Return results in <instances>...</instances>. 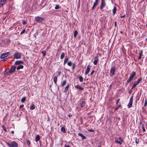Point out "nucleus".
Masks as SVG:
<instances>
[{
  "label": "nucleus",
  "mask_w": 147,
  "mask_h": 147,
  "mask_svg": "<svg viewBox=\"0 0 147 147\" xmlns=\"http://www.w3.org/2000/svg\"><path fill=\"white\" fill-rule=\"evenodd\" d=\"M7 0H0V7L2 6L5 3Z\"/></svg>",
  "instance_id": "14"
},
{
  "label": "nucleus",
  "mask_w": 147,
  "mask_h": 147,
  "mask_svg": "<svg viewBox=\"0 0 147 147\" xmlns=\"http://www.w3.org/2000/svg\"><path fill=\"white\" fill-rule=\"evenodd\" d=\"M133 96H132L130 97L129 103L127 105V107L128 108H130L131 107L133 103Z\"/></svg>",
  "instance_id": "6"
},
{
  "label": "nucleus",
  "mask_w": 147,
  "mask_h": 147,
  "mask_svg": "<svg viewBox=\"0 0 147 147\" xmlns=\"http://www.w3.org/2000/svg\"><path fill=\"white\" fill-rule=\"evenodd\" d=\"M132 73L131 74H130V77H131L133 78L136 75V73L135 72H132Z\"/></svg>",
  "instance_id": "19"
},
{
  "label": "nucleus",
  "mask_w": 147,
  "mask_h": 147,
  "mask_svg": "<svg viewBox=\"0 0 147 147\" xmlns=\"http://www.w3.org/2000/svg\"><path fill=\"white\" fill-rule=\"evenodd\" d=\"M27 144L28 146H29L31 144V142L30 140H28L27 141Z\"/></svg>",
  "instance_id": "42"
},
{
  "label": "nucleus",
  "mask_w": 147,
  "mask_h": 147,
  "mask_svg": "<svg viewBox=\"0 0 147 147\" xmlns=\"http://www.w3.org/2000/svg\"><path fill=\"white\" fill-rule=\"evenodd\" d=\"M75 63H74L73 64V67H72V69L73 70H74V69H75Z\"/></svg>",
  "instance_id": "45"
},
{
  "label": "nucleus",
  "mask_w": 147,
  "mask_h": 147,
  "mask_svg": "<svg viewBox=\"0 0 147 147\" xmlns=\"http://www.w3.org/2000/svg\"><path fill=\"white\" fill-rule=\"evenodd\" d=\"M35 20L37 22H41L45 20V18L39 16L35 17Z\"/></svg>",
  "instance_id": "3"
},
{
  "label": "nucleus",
  "mask_w": 147,
  "mask_h": 147,
  "mask_svg": "<svg viewBox=\"0 0 147 147\" xmlns=\"http://www.w3.org/2000/svg\"><path fill=\"white\" fill-rule=\"evenodd\" d=\"M5 60H6L5 59H4V60H3V61H5Z\"/></svg>",
  "instance_id": "62"
},
{
  "label": "nucleus",
  "mask_w": 147,
  "mask_h": 147,
  "mask_svg": "<svg viewBox=\"0 0 147 147\" xmlns=\"http://www.w3.org/2000/svg\"><path fill=\"white\" fill-rule=\"evenodd\" d=\"M42 53L43 57H45L46 55V51H43L42 52Z\"/></svg>",
  "instance_id": "36"
},
{
  "label": "nucleus",
  "mask_w": 147,
  "mask_h": 147,
  "mask_svg": "<svg viewBox=\"0 0 147 147\" xmlns=\"http://www.w3.org/2000/svg\"><path fill=\"white\" fill-rule=\"evenodd\" d=\"M26 100V98L25 97H23L21 100V101L22 102H24Z\"/></svg>",
  "instance_id": "30"
},
{
  "label": "nucleus",
  "mask_w": 147,
  "mask_h": 147,
  "mask_svg": "<svg viewBox=\"0 0 147 147\" xmlns=\"http://www.w3.org/2000/svg\"><path fill=\"white\" fill-rule=\"evenodd\" d=\"M94 70H93L91 72V75H93V74H94Z\"/></svg>",
  "instance_id": "51"
},
{
  "label": "nucleus",
  "mask_w": 147,
  "mask_h": 147,
  "mask_svg": "<svg viewBox=\"0 0 147 147\" xmlns=\"http://www.w3.org/2000/svg\"><path fill=\"white\" fill-rule=\"evenodd\" d=\"M74 87L75 88L79 89L80 90H84V88L80 86L79 85H75L74 86Z\"/></svg>",
  "instance_id": "13"
},
{
  "label": "nucleus",
  "mask_w": 147,
  "mask_h": 147,
  "mask_svg": "<svg viewBox=\"0 0 147 147\" xmlns=\"http://www.w3.org/2000/svg\"><path fill=\"white\" fill-rule=\"evenodd\" d=\"M2 128L5 131V132H6L7 131V129H6L5 127L4 126V125H3L2 126Z\"/></svg>",
  "instance_id": "40"
},
{
  "label": "nucleus",
  "mask_w": 147,
  "mask_h": 147,
  "mask_svg": "<svg viewBox=\"0 0 147 147\" xmlns=\"http://www.w3.org/2000/svg\"><path fill=\"white\" fill-rule=\"evenodd\" d=\"M85 104L84 101L82 100L80 103V106L82 108H83L85 107Z\"/></svg>",
  "instance_id": "16"
},
{
  "label": "nucleus",
  "mask_w": 147,
  "mask_h": 147,
  "mask_svg": "<svg viewBox=\"0 0 147 147\" xmlns=\"http://www.w3.org/2000/svg\"><path fill=\"white\" fill-rule=\"evenodd\" d=\"M95 7V6H94V5H93V7H92V10H93V9H94V7Z\"/></svg>",
  "instance_id": "56"
},
{
  "label": "nucleus",
  "mask_w": 147,
  "mask_h": 147,
  "mask_svg": "<svg viewBox=\"0 0 147 147\" xmlns=\"http://www.w3.org/2000/svg\"><path fill=\"white\" fill-rule=\"evenodd\" d=\"M78 135L81 137L82 139H86V137L84 136L83 134H82L81 133H79L78 134Z\"/></svg>",
  "instance_id": "18"
},
{
  "label": "nucleus",
  "mask_w": 147,
  "mask_h": 147,
  "mask_svg": "<svg viewBox=\"0 0 147 147\" xmlns=\"http://www.w3.org/2000/svg\"><path fill=\"white\" fill-rule=\"evenodd\" d=\"M16 68V66L14 65L11 67L10 69H6L5 71H8L9 73H12L15 71Z\"/></svg>",
  "instance_id": "4"
},
{
  "label": "nucleus",
  "mask_w": 147,
  "mask_h": 147,
  "mask_svg": "<svg viewBox=\"0 0 147 147\" xmlns=\"http://www.w3.org/2000/svg\"><path fill=\"white\" fill-rule=\"evenodd\" d=\"M120 100V99H118L117 100V101L116 102V105H117L118 104V102Z\"/></svg>",
  "instance_id": "49"
},
{
  "label": "nucleus",
  "mask_w": 147,
  "mask_h": 147,
  "mask_svg": "<svg viewBox=\"0 0 147 147\" xmlns=\"http://www.w3.org/2000/svg\"><path fill=\"white\" fill-rule=\"evenodd\" d=\"M40 139V136L38 134L36 136L35 139V141L36 142H38V141H39Z\"/></svg>",
  "instance_id": "17"
},
{
  "label": "nucleus",
  "mask_w": 147,
  "mask_h": 147,
  "mask_svg": "<svg viewBox=\"0 0 147 147\" xmlns=\"http://www.w3.org/2000/svg\"><path fill=\"white\" fill-rule=\"evenodd\" d=\"M79 80H80V81L82 82L83 81V78L82 77H81V76H80L79 77Z\"/></svg>",
  "instance_id": "38"
},
{
  "label": "nucleus",
  "mask_w": 147,
  "mask_h": 147,
  "mask_svg": "<svg viewBox=\"0 0 147 147\" xmlns=\"http://www.w3.org/2000/svg\"><path fill=\"white\" fill-rule=\"evenodd\" d=\"M13 57L15 59H20L21 57V54L19 53H16L13 55Z\"/></svg>",
  "instance_id": "8"
},
{
  "label": "nucleus",
  "mask_w": 147,
  "mask_h": 147,
  "mask_svg": "<svg viewBox=\"0 0 147 147\" xmlns=\"http://www.w3.org/2000/svg\"><path fill=\"white\" fill-rule=\"evenodd\" d=\"M24 68V66L23 65H20L18 66L16 68V69L18 70H19L20 69H22Z\"/></svg>",
  "instance_id": "22"
},
{
  "label": "nucleus",
  "mask_w": 147,
  "mask_h": 147,
  "mask_svg": "<svg viewBox=\"0 0 147 147\" xmlns=\"http://www.w3.org/2000/svg\"><path fill=\"white\" fill-rule=\"evenodd\" d=\"M125 16V15H124V16H122L121 17V18H124Z\"/></svg>",
  "instance_id": "57"
},
{
  "label": "nucleus",
  "mask_w": 147,
  "mask_h": 147,
  "mask_svg": "<svg viewBox=\"0 0 147 147\" xmlns=\"http://www.w3.org/2000/svg\"><path fill=\"white\" fill-rule=\"evenodd\" d=\"M23 63L21 60L17 61H15L14 63V64L16 65H20L21 64H22Z\"/></svg>",
  "instance_id": "15"
},
{
  "label": "nucleus",
  "mask_w": 147,
  "mask_h": 147,
  "mask_svg": "<svg viewBox=\"0 0 147 147\" xmlns=\"http://www.w3.org/2000/svg\"><path fill=\"white\" fill-rule=\"evenodd\" d=\"M88 131H89L91 132H94V131L93 129H89L88 130Z\"/></svg>",
  "instance_id": "47"
},
{
  "label": "nucleus",
  "mask_w": 147,
  "mask_h": 147,
  "mask_svg": "<svg viewBox=\"0 0 147 147\" xmlns=\"http://www.w3.org/2000/svg\"><path fill=\"white\" fill-rule=\"evenodd\" d=\"M72 63L71 61H70L67 63V65L69 66H71L72 65Z\"/></svg>",
  "instance_id": "37"
},
{
  "label": "nucleus",
  "mask_w": 147,
  "mask_h": 147,
  "mask_svg": "<svg viewBox=\"0 0 147 147\" xmlns=\"http://www.w3.org/2000/svg\"><path fill=\"white\" fill-rule=\"evenodd\" d=\"M60 74H61V72L59 71L58 72V75L59 76H60Z\"/></svg>",
  "instance_id": "54"
},
{
  "label": "nucleus",
  "mask_w": 147,
  "mask_h": 147,
  "mask_svg": "<svg viewBox=\"0 0 147 147\" xmlns=\"http://www.w3.org/2000/svg\"><path fill=\"white\" fill-rule=\"evenodd\" d=\"M117 11V8L115 6L114 7L113 9V15H114L116 11Z\"/></svg>",
  "instance_id": "23"
},
{
  "label": "nucleus",
  "mask_w": 147,
  "mask_h": 147,
  "mask_svg": "<svg viewBox=\"0 0 147 147\" xmlns=\"http://www.w3.org/2000/svg\"><path fill=\"white\" fill-rule=\"evenodd\" d=\"M9 54L10 52H8L2 54L0 56V58L1 59L4 58L6 57Z\"/></svg>",
  "instance_id": "9"
},
{
  "label": "nucleus",
  "mask_w": 147,
  "mask_h": 147,
  "mask_svg": "<svg viewBox=\"0 0 147 147\" xmlns=\"http://www.w3.org/2000/svg\"><path fill=\"white\" fill-rule=\"evenodd\" d=\"M60 8L59 6V5H56L55 7V9H58Z\"/></svg>",
  "instance_id": "41"
},
{
  "label": "nucleus",
  "mask_w": 147,
  "mask_h": 147,
  "mask_svg": "<svg viewBox=\"0 0 147 147\" xmlns=\"http://www.w3.org/2000/svg\"><path fill=\"white\" fill-rule=\"evenodd\" d=\"M66 82V80H64L61 83V86H64Z\"/></svg>",
  "instance_id": "33"
},
{
  "label": "nucleus",
  "mask_w": 147,
  "mask_h": 147,
  "mask_svg": "<svg viewBox=\"0 0 147 147\" xmlns=\"http://www.w3.org/2000/svg\"><path fill=\"white\" fill-rule=\"evenodd\" d=\"M78 34V32L77 30L75 31L74 32V37H75Z\"/></svg>",
  "instance_id": "34"
},
{
  "label": "nucleus",
  "mask_w": 147,
  "mask_h": 147,
  "mask_svg": "<svg viewBox=\"0 0 147 147\" xmlns=\"http://www.w3.org/2000/svg\"><path fill=\"white\" fill-rule=\"evenodd\" d=\"M143 53V50H142L140 51V52L139 53V56L138 57L139 59H141L142 55Z\"/></svg>",
  "instance_id": "24"
},
{
  "label": "nucleus",
  "mask_w": 147,
  "mask_h": 147,
  "mask_svg": "<svg viewBox=\"0 0 147 147\" xmlns=\"http://www.w3.org/2000/svg\"><path fill=\"white\" fill-rule=\"evenodd\" d=\"M98 61V56H96L94 58V60L93 61L94 64L95 65H96Z\"/></svg>",
  "instance_id": "11"
},
{
  "label": "nucleus",
  "mask_w": 147,
  "mask_h": 147,
  "mask_svg": "<svg viewBox=\"0 0 147 147\" xmlns=\"http://www.w3.org/2000/svg\"><path fill=\"white\" fill-rule=\"evenodd\" d=\"M119 109V108L117 107H115V110L116 111L118 109Z\"/></svg>",
  "instance_id": "55"
},
{
  "label": "nucleus",
  "mask_w": 147,
  "mask_h": 147,
  "mask_svg": "<svg viewBox=\"0 0 147 147\" xmlns=\"http://www.w3.org/2000/svg\"><path fill=\"white\" fill-rule=\"evenodd\" d=\"M121 105H117V106L119 108L120 107H121Z\"/></svg>",
  "instance_id": "52"
},
{
  "label": "nucleus",
  "mask_w": 147,
  "mask_h": 147,
  "mask_svg": "<svg viewBox=\"0 0 147 147\" xmlns=\"http://www.w3.org/2000/svg\"><path fill=\"white\" fill-rule=\"evenodd\" d=\"M142 80V78H138L136 84L137 85H138L140 82Z\"/></svg>",
  "instance_id": "29"
},
{
  "label": "nucleus",
  "mask_w": 147,
  "mask_h": 147,
  "mask_svg": "<svg viewBox=\"0 0 147 147\" xmlns=\"http://www.w3.org/2000/svg\"><path fill=\"white\" fill-rule=\"evenodd\" d=\"M147 105V100L146 99L145 100L144 104V107H145L146 105Z\"/></svg>",
  "instance_id": "44"
},
{
  "label": "nucleus",
  "mask_w": 147,
  "mask_h": 147,
  "mask_svg": "<svg viewBox=\"0 0 147 147\" xmlns=\"http://www.w3.org/2000/svg\"><path fill=\"white\" fill-rule=\"evenodd\" d=\"M140 123L142 124L141 126L142 127V130L143 132H145L146 131L145 129L144 125L143 124H142L141 122H140Z\"/></svg>",
  "instance_id": "27"
},
{
  "label": "nucleus",
  "mask_w": 147,
  "mask_h": 147,
  "mask_svg": "<svg viewBox=\"0 0 147 147\" xmlns=\"http://www.w3.org/2000/svg\"><path fill=\"white\" fill-rule=\"evenodd\" d=\"M23 25H25L26 24V22L25 21V20H23Z\"/></svg>",
  "instance_id": "48"
},
{
  "label": "nucleus",
  "mask_w": 147,
  "mask_h": 147,
  "mask_svg": "<svg viewBox=\"0 0 147 147\" xmlns=\"http://www.w3.org/2000/svg\"><path fill=\"white\" fill-rule=\"evenodd\" d=\"M69 87V85L68 84L66 86L65 88V90L64 91V92H66L68 90V88Z\"/></svg>",
  "instance_id": "25"
},
{
  "label": "nucleus",
  "mask_w": 147,
  "mask_h": 147,
  "mask_svg": "<svg viewBox=\"0 0 147 147\" xmlns=\"http://www.w3.org/2000/svg\"><path fill=\"white\" fill-rule=\"evenodd\" d=\"M61 131L62 132H65V128L64 127H61Z\"/></svg>",
  "instance_id": "35"
},
{
  "label": "nucleus",
  "mask_w": 147,
  "mask_h": 147,
  "mask_svg": "<svg viewBox=\"0 0 147 147\" xmlns=\"http://www.w3.org/2000/svg\"><path fill=\"white\" fill-rule=\"evenodd\" d=\"M11 132L12 134H13L14 133V131H11Z\"/></svg>",
  "instance_id": "59"
},
{
  "label": "nucleus",
  "mask_w": 147,
  "mask_h": 147,
  "mask_svg": "<svg viewBox=\"0 0 147 147\" xmlns=\"http://www.w3.org/2000/svg\"><path fill=\"white\" fill-rule=\"evenodd\" d=\"M65 55V54L64 53H62L61 54V56H60L61 59H63L64 58Z\"/></svg>",
  "instance_id": "31"
},
{
  "label": "nucleus",
  "mask_w": 147,
  "mask_h": 147,
  "mask_svg": "<svg viewBox=\"0 0 147 147\" xmlns=\"http://www.w3.org/2000/svg\"><path fill=\"white\" fill-rule=\"evenodd\" d=\"M98 1L99 0H95L94 2V6H96L97 5H98Z\"/></svg>",
  "instance_id": "20"
},
{
  "label": "nucleus",
  "mask_w": 147,
  "mask_h": 147,
  "mask_svg": "<svg viewBox=\"0 0 147 147\" xmlns=\"http://www.w3.org/2000/svg\"><path fill=\"white\" fill-rule=\"evenodd\" d=\"M106 4L105 0H101V4L100 6V9H102L105 6Z\"/></svg>",
  "instance_id": "7"
},
{
  "label": "nucleus",
  "mask_w": 147,
  "mask_h": 147,
  "mask_svg": "<svg viewBox=\"0 0 147 147\" xmlns=\"http://www.w3.org/2000/svg\"><path fill=\"white\" fill-rule=\"evenodd\" d=\"M68 57H66L65 58V60L64 61V65H65L67 62L68 61Z\"/></svg>",
  "instance_id": "32"
},
{
  "label": "nucleus",
  "mask_w": 147,
  "mask_h": 147,
  "mask_svg": "<svg viewBox=\"0 0 147 147\" xmlns=\"http://www.w3.org/2000/svg\"><path fill=\"white\" fill-rule=\"evenodd\" d=\"M115 66L112 67L110 70V74H111V75L110 74V76H113L115 74Z\"/></svg>",
  "instance_id": "5"
},
{
  "label": "nucleus",
  "mask_w": 147,
  "mask_h": 147,
  "mask_svg": "<svg viewBox=\"0 0 147 147\" xmlns=\"http://www.w3.org/2000/svg\"><path fill=\"white\" fill-rule=\"evenodd\" d=\"M2 43L5 45H8L9 43V41L8 39H6L3 40H2Z\"/></svg>",
  "instance_id": "12"
},
{
  "label": "nucleus",
  "mask_w": 147,
  "mask_h": 147,
  "mask_svg": "<svg viewBox=\"0 0 147 147\" xmlns=\"http://www.w3.org/2000/svg\"><path fill=\"white\" fill-rule=\"evenodd\" d=\"M65 147H70V146H69V145H67V146H65Z\"/></svg>",
  "instance_id": "60"
},
{
  "label": "nucleus",
  "mask_w": 147,
  "mask_h": 147,
  "mask_svg": "<svg viewBox=\"0 0 147 147\" xmlns=\"http://www.w3.org/2000/svg\"><path fill=\"white\" fill-rule=\"evenodd\" d=\"M6 143L9 147H18V144L15 141L6 142Z\"/></svg>",
  "instance_id": "1"
},
{
  "label": "nucleus",
  "mask_w": 147,
  "mask_h": 147,
  "mask_svg": "<svg viewBox=\"0 0 147 147\" xmlns=\"http://www.w3.org/2000/svg\"><path fill=\"white\" fill-rule=\"evenodd\" d=\"M53 80L54 83L56 85L57 84V76L53 78Z\"/></svg>",
  "instance_id": "26"
},
{
  "label": "nucleus",
  "mask_w": 147,
  "mask_h": 147,
  "mask_svg": "<svg viewBox=\"0 0 147 147\" xmlns=\"http://www.w3.org/2000/svg\"><path fill=\"white\" fill-rule=\"evenodd\" d=\"M35 108V107L34 105L33 104H32L30 107V109L31 110H33Z\"/></svg>",
  "instance_id": "21"
},
{
  "label": "nucleus",
  "mask_w": 147,
  "mask_h": 147,
  "mask_svg": "<svg viewBox=\"0 0 147 147\" xmlns=\"http://www.w3.org/2000/svg\"><path fill=\"white\" fill-rule=\"evenodd\" d=\"M120 33H122L123 32H122V31H121Z\"/></svg>",
  "instance_id": "63"
},
{
  "label": "nucleus",
  "mask_w": 147,
  "mask_h": 147,
  "mask_svg": "<svg viewBox=\"0 0 147 147\" xmlns=\"http://www.w3.org/2000/svg\"><path fill=\"white\" fill-rule=\"evenodd\" d=\"M133 79V78L129 77V79L127 80V83H129Z\"/></svg>",
  "instance_id": "28"
},
{
  "label": "nucleus",
  "mask_w": 147,
  "mask_h": 147,
  "mask_svg": "<svg viewBox=\"0 0 147 147\" xmlns=\"http://www.w3.org/2000/svg\"><path fill=\"white\" fill-rule=\"evenodd\" d=\"M116 25H117V22H115V26L116 27Z\"/></svg>",
  "instance_id": "58"
},
{
  "label": "nucleus",
  "mask_w": 147,
  "mask_h": 147,
  "mask_svg": "<svg viewBox=\"0 0 147 147\" xmlns=\"http://www.w3.org/2000/svg\"><path fill=\"white\" fill-rule=\"evenodd\" d=\"M137 85L136 83L133 84V85L131 87V89H133Z\"/></svg>",
  "instance_id": "39"
},
{
  "label": "nucleus",
  "mask_w": 147,
  "mask_h": 147,
  "mask_svg": "<svg viewBox=\"0 0 147 147\" xmlns=\"http://www.w3.org/2000/svg\"><path fill=\"white\" fill-rule=\"evenodd\" d=\"M25 31H26V30L25 29H24V30H23L22 32H21L20 34H24L25 32Z\"/></svg>",
  "instance_id": "43"
},
{
  "label": "nucleus",
  "mask_w": 147,
  "mask_h": 147,
  "mask_svg": "<svg viewBox=\"0 0 147 147\" xmlns=\"http://www.w3.org/2000/svg\"><path fill=\"white\" fill-rule=\"evenodd\" d=\"M5 71V72H7V74H8V73H9V71Z\"/></svg>",
  "instance_id": "61"
},
{
  "label": "nucleus",
  "mask_w": 147,
  "mask_h": 147,
  "mask_svg": "<svg viewBox=\"0 0 147 147\" xmlns=\"http://www.w3.org/2000/svg\"><path fill=\"white\" fill-rule=\"evenodd\" d=\"M146 40H147V38L146 39Z\"/></svg>",
  "instance_id": "64"
},
{
  "label": "nucleus",
  "mask_w": 147,
  "mask_h": 147,
  "mask_svg": "<svg viewBox=\"0 0 147 147\" xmlns=\"http://www.w3.org/2000/svg\"><path fill=\"white\" fill-rule=\"evenodd\" d=\"M24 106V105H21L20 106V108H23Z\"/></svg>",
  "instance_id": "50"
},
{
  "label": "nucleus",
  "mask_w": 147,
  "mask_h": 147,
  "mask_svg": "<svg viewBox=\"0 0 147 147\" xmlns=\"http://www.w3.org/2000/svg\"><path fill=\"white\" fill-rule=\"evenodd\" d=\"M90 69V65H88L85 71V75H86L89 73Z\"/></svg>",
  "instance_id": "10"
},
{
  "label": "nucleus",
  "mask_w": 147,
  "mask_h": 147,
  "mask_svg": "<svg viewBox=\"0 0 147 147\" xmlns=\"http://www.w3.org/2000/svg\"><path fill=\"white\" fill-rule=\"evenodd\" d=\"M68 116L69 117H71L72 116V115L71 114H69L68 115Z\"/></svg>",
  "instance_id": "53"
},
{
  "label": "nucleus",
  "mask_w": 147,
  "mask_h": 147,
  "mask_svg": "<svg viewBox=\"0 0 147 147\" xmlns=\"http://www.w3.org/2000/svg\"><path fill=\"white\" fill-rule=\"evenodd\" d=\"M135 142L136 144H138L139 143V141L137 140V138H136L135 139Z\"/></svg>",
  "instance_id": "46"
},
{
  "label": "nucleus",
  "mask_w": 147,
  "mask_h": 147,
  "mask_svg": "<svg viewBox=\"0 0 147 147\" xmlns=\"http://www.w3.org/2000/svg\"><path fill=\"white\" fill-rule=\"evenodd\" d=\"M123 142V140L121 137L116 138L115 139V142L120 144H121Z\"/></svg>",
  "instance_id": "2"
}]
</instances>
